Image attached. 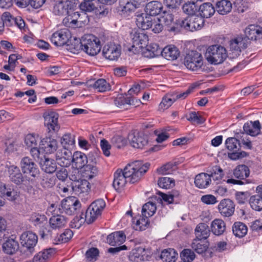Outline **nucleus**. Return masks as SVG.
<instances>
[{
  "label": "nucleus",
  "mask_w": 262,
  "mask_h": 262,
  "mask_svg": "<svg viewBox=\"0 0 262 262\" xmlns=\"http://www.w3.org/2000/svg\"><path fill=\"white\" fill-rule=\"evenodd\" d=\"M149 166V163L143 164L141 161H136L128 164L123 170L117 169L114 174V187L119 190L123 188L127 182L132 184L138 182L147 171Z\"/></svg>",
  "instance_id": "nucleus-1"
},
{
  "label": "nucleus",
  "mask_w": 262,
  "mask_h": 262,
  "mask_svg": "<svg viewBox=\"0 0 262 262\" xmlns=\"http://www.w3.org/2000/svg\"><path fill=\"white\" fill-rule=\"evenodd\" d=\"M205 57L209 63L219 64L227 58V51L224 47L220 45L210 46L207 49Z\"/></svg>",
  "instance_id": "nucleus-2"
},
{
  "label": "nucleus",
  "mask_w": 262,
  "mask_h": 262,
  "mask_svg": "<svg viewBox=\"0 0 262 262\" xmlns=\"http://www.w3.org/2000/svg\"><path fill=\"white\" fill-rule=\"evenodd\" d=\"M79 48L88 54L95 56L100 51V42L99 39L94 35H85L79 43Z\"/></svg>",
  "instance_id": "nucleus-3"
},
{
  "label": "nucleus",
  "mask_w": 262,
  "mask_h": 262,
  "mask_svg": "<svg viewBox=\"0 0 262 262\" xmlns=\"http://www.w3.org/2000/svg\"><path fill=\"white\" fill-rule=\"evenodd\" d=\"M8 172L9 177L12 182L17 185L23 183V185L26 187V189L28 192H31L33 181L30 177L25 175L24 178L19 168L15 165H11L8 167Z\"/></svg>",
  "instance_id": "nucleus-4"
},
{
  "label": "nucleus",
  "mask_w": 262,
  "mask_h": 262,
  "mask_svg": "<svg viewBox=\"0 0 262 262\" xmlns=\"http://www.w3.org/2000/svg\"><path fill=\"white\" fill-rule=\"evenodd\" d=\"M34 155H36L35 161L39 165L41 170L47 173H53L57 170V164L54 159L50 158L40 153V151L34 147Z\"/></svg>",
  "instance_id": "nucleus-5"
},
{
  "label": "nucleus",
  "mask_w": 262,
  "mask_h": 262,
  "mask_svg": "<svg viewBox=\"0 0 262 262\" xmlns=\"http://www.w3.org/2000/svg\"><path fill=\"white\" fill-rule=\"evenodd\" d=\"M177 24L186 30L193 32L203 28L204 19L197 15L188 16L184 19L178 20Z\"/></svg>",
  "instance_id": "nucleus-6"
},
{
  "label": "nucleus",
  "mask_w": 262,
  "mask_h": 262,
  "mask_svg": "<svg viewBox=\"0 0 262 262\" xmlns=\"http://www.w3.org/2000/svg\"><path fill=\"white\" fill-rule=\"evenodd\" d=\"M184 64L188 70L196 71L203 65V56L196 51H189L185 56Z\"/></svg>",
  "instance_id": "nucleus-7"
},
{
  "label": "nucleus",
  "mask_w": 262,
  "mask_h": 262,
  "mask_svg": "<svg viewBox=\"0 0 262 262\" xmlns=\"http://www.w3.org/2000/svg\"><path fill=\"white\" fill-rule=\"evenodd\" d=\"M34 145L36 146L39 142V150L42 149L47 154H51L56 151L58 148L57 141L50 137L41 139L38 135H34Z\"/></svg>",
  "instance_id": "nucleus-8"
},
{
  "label": "nucleus",
  "mask_w": 262,
  "mask_h": 262,
  "mask_svg": "<svg viewBox=\"0 0 262 262\" xmlns=\"http://www.w3.org/2000/svg\"><path fill=\"white\" fill-rule=\"evenodd\" d=\"M249 43L246 36L239 35L230 40V50L232 57H238L242 50L246 49Z\"/></svg>",
  "instance_id": "nucleus-9"
},
{
  "label": "nucleus",
  "mask_w": 262,
  "mask_h": 262,
  "mask_svg": "<svg viewBox=\"0 0 262 262\" xmlns=\"http://www.w3.org/2000/svg\"><path fill=\"white\" fill-rule=\"evenodd\" d=\"M76 0H67L56 2L53 8V13L56 15L64 16L76 8Z\"/></svg>",
  "instance_id": "nucleus-10"
},
{
  "label": "nucleus",
  "mask_w": 262,
  "mask_h": 262,
  "mask_svg": "<svg viewBox=\"0 0 262 262\" xmlns=\"http://www.w3.org/2000/svg\"><path fill=\"white\" fill-rule=\"evenodd\" d=\"M81 204L79 201L74 198H70L62 201L58 208L60 213L72 215L80 210Z\"/></svg>",
  "instance_id": "nucleus-11"
},
{
  "label": "nucleus",
  "mask_w": 262,
  "mask_h": 262,
  "mask_svg": "<svg viewBox=\"0 0 262 262\" xmlns=\"http://www.w3.org/2000/svg\"><path fill=\"white\" fill-rule=\"evenodd\" d=\"M59 115L55 112H50L43 114L45 125L49 133L58 132L60 129L58 123Z\"/></svg>",
  "instance_id": "nucleus-12"
},
{
  "label": "nucleus",
  "mask_w": 262,
  "mask_h": 262,
  "mask_svg": "<svg viewBox=\"0 0 262 262\" xmlns=\"http://www.w3.org/2000/svg\"><path fill=\"white\" fill-rule=\"evenodd\" d=\"M141 3L137 0H119L120 14L127 17L139 8Z\"/></svg>",
  "instance_id": "nucleus-13"
},
{
  "label": "nucleus",
  "mask_w": 262,
  "mask_h": 262,
  "mask_svg": "<svg viewBox=\"0 0 262 262\" xmlns=\"http://www.w3.org/2000/svg\"><path fill=\"white\" fill-rule=\"evenodd\" d=\"M150 257V251L141 247L133 249L129 255V259L132 262L147 261Z\"/></svg>",
  "instance_id": "nucleus-14"
},
{
  "label": "nucleus",
  "mask_w": 262,
  "mask_h": 262,
  "mask_svg": "<svg viewBox=\"0 0 262 262\" xmlns=\"http://www.w3.org/2000/svg\"><path fill=\"white\" fill-rule=\"evenodd\" d=\"M47 224V218L45 215L39 213H35L34 214V226L36 227H38L40 229L39 235L42 239H48L52 237L50 231H48L47 233H45L44 231L45 226Z\"/></svg>",
  "instance_id": "nucleus-15"
},
{
  "label": "nucleus",
  "mask_w": 262,
  "mask_h": 262,
  "mask_svg": "<svg viewBox=\"0 0 262 262\" xmlns=\"http://www.w3.org/2000/svg\"><path fill=\"white\" fill-rule=\"evenodd\" d=\"M102 54L106 59L117 60L121 55V47L114 43H107L103 47Z\"/></svg>",
  "instance_id": "nucleus-16"
},
{
  "label": "nucleus",
  "mask_w": 262,
  "mask_h": 262,
  "mask_svg": "<svg viewBox=\"0 0 262 262\" xmlns=\"http://www.w3.org/2000/svg\"><path fill=\"white\" fill-rule=\"evenodd\" d=\"M244 32L248 40L256 42L262 41V26L250 25L245 28Z\"/></svg>",
  "instance_id": "nucleus-17"
},
{
  "label": "nucleus",
  "mask_w": 262,
  "mask_h": 262,
  "mask_svg": "<svg viewBox=\"0 0 262 262\" xmlns=\"http://www.w3.org/2000/svg\"><path fill=\"white\" fill-rule=\"evenodd\" d=\"M70 35L68 29H61L52 35L51 41L56 46H62L67 43Z\"/></svg>",
  "instance_id": "nucleus-18"
},
{
  "label": "nucleus",
  "mask_w": 262,
  "mask_h": 262,
  "mask_svg": "<svg viewBox=\"0 0 262 262\" xmlns=\"http://www.w3.org/2000/svg\"><path fill=\"white\" fill-rule=\"evenodd\" d=\"M218 209L222 216L229 217L232 216L234 212L235 205L231 200L225 199L219 203Z\"/></svg>",
  "instance_id": "nucleus-19"
},
{
  "label": "nucleus",
  "mask_w": 262,
  "mask_h": 262,
  "mask_svg": "<svg viewBox=\"0 0 262 262\" xmlns=\"http://www.w3.org/2000/svg\"><path fill=\"white\" fill-rule=\"evenodd\" d=\"M136 23L139 28L143 30H147L152 27L153 17L145 13L137 12Z\"/></svg>",
  "instance_id": "nucleus-20"
},
{
  "label": "nucleus",
  "mask_w": 262,
  "mask_h": 262,
  "mask_svg": "<svg viewBox=\"0 0 262 262\" xmlns=\"http://www.w3.org/2000/svg\"><path fill=\"white\" fill-rule=\"evenodd\" d=\"M130 37L132 40L133 45L139 46V48H143L146 46L148 41V36L142 31L133 30L130 34Z\"/></svg>",
  "instance_id": "nucleus-21"
},
{
  "label": "nucleus",
  "mask_w": 262,
  "mask_h": 262,
  "mask_svg": "<svg viewBox=\"0 0 262 262\" xmlns=\"http://www.w3.org/2000/svg\"><path fill=\"white\" fill-rule=\"evenodd\" d=\"M128 139L131 145L135 148H143L148 143L146 137L142 133L129 134Z\"/></svg>",
  "instance_id": "nucleus-22"
},
{
  "label": "nucleus",
  "mask_w": 262,
  "mask_h": 262,
  "mask_svg": "<svg viewBox=\"0 0 262 262\" xmlns=\"http://www.w3.org/2000/svg\"><path fill=\"white\" fill-rule=\"evenodd\" d=\"M70 148H64L57 151L55 158L57 161L61 160L60 164L63 167H68L71 164V159L73 157Z\"/></svg>",
  "instance_id": "nucleus-23"
},
{
  "label": "nucleus",
  "mask_w": 262,
  "mask_h": 262,
  "mask_svg": "<svg viewBox=\"0 0 262 262\" xmlns=\"http://www.w3.org/2000/svg\"><path fill=\"white\" fill-rule=\"evenodd\" d=\"M37 171L38 170L34 169V181L36 183H40L45 188H51L55 184V179L54 177H49L46 174L39 176V172H38V175L36 176Z\"/></svg>",
  "instance_id": "nucleus-24"
},
{
  "label": "nucleus",
  "mask_w": 262,
  "mask_h": 262,
  "mask_svg": "<svg viewBox=\"0 0 262 262\" xmlns=\"http://www.w3.org/2000/svg\"><path fill=\"white\" fill-rule=\"evenodd\" d=\"M126 235L122 231L114 232L109 234L106 238L107 243L112 246H120L125 241Z\"/></svg>",
  "instance_id": "nucleus-25"
},
{
  "label": "nucleus",
  "mask_w": 262,
  "mask_h": 262,
  "mask_svg": "<svg viewBox=\"0 0 262 262\" xmlns=\"http://www.w3.org/2000/svg\"><path fill=\"white\" fill-rule=\"evenodd\" d=\"M159 18L160 21L162 23L163 26L168 31H174L176 30L175 23L174 21L173 15L172 13L164 11Z\"/></svg>",
  "instance_id": "nucleus-26"
},
{
  "label": "nucleus",
  "mask_w": 262,
  "mask_h": 262,
  "mask_svg": "<svg viewBox=\"0 0 262 262\" xmlns=\"http://www.w3.org/2000/svg\"><path fill=\"white\" fill-rule=\"evenodd\" d=\"M261 125L258 120L245 123L243 126L244 131L251 136H256L260 134Z\"/></svg>",
  "instance_id": "nucleus-27"
},
{
  "label": "nucleus",
  "mask_w": 262,
  "mask_h": 262,
  "mask_svg": "<svg viewBox=\"0 0 262 262\" xmlns=\"http://www.w3.org/2000/svg\"><path fill=\"white\" fill-rule=\"evenodd\" d=\"M87 162L88 158L84 154L80 151H76L73 154L71 159V163L73 167L81 169L86 165Z\"/></svg>",
  "instance_id": "nucleus-28"
},
{
  "label": "nucleus",
  "mask_w": 262,
  "mask_h": 262,
  "mask_svg": "<svg viewBox=\"0 0 262 262\" xmlns=\"http://www.w3.org/2000/svg\"><path fill=\"white\" fill-rule=\"evenodd\" d=\"M0 196L10 201H14L19 196V192L14 189L6 187L3 183L0 182Z\"/></svg>",
  "instance_id": "nucleus-29"
},
{
  "label": "nucleus",
  "mask_w": 262,
  "mask_h": 262,
  "mask_svg": "<svg viewBox=\"0 0 262 262\" xmlns=\"http://www.w3.org/2000/svg\"><path fill=\"white\" fill-rule=\"evenodd\" d=\"M161 55L169 60H174L178 58L180 55V51L174 46H167L163 49Z\"/></svg>",
  "instance_id": "nucleus-30"
},
{
  "label": "nucleus",
  "mask_w": 262,
  "mask_h": 262,
  "mask_svg": "<svg viewBox=\"0 0 262 262\" xmlns=\"http://www.w3.org/2000/svg\"><path fill=\"white\" fill-rule=\"evenodd\" d=\"M226 223L222 219H214L211 223V231L215 235L220 236L223 234L226 231Z\"/></svg>",
  "instance_id": "nucleus-31"
},
{
  "label": "nucleus",
  "mask_w": 262,
  "mask_h": 262,
  "mask_svg": "<svg viewBox=\"0 0 262 262\" xmlns=\"http://www.w3.org/2000/svg\"><path fill=\"white\" fill-rule=\"evenodd\" d=\"M49 223L52 229H60L66 226L67 223V219L62 215H53L50 219Z\"/></svg>",
  "instance_id": "nucleus-32"
},
{
  "label": "nucleus",
  "mask_w": 262,
  "mask_h": 262,
  "mask_svg": "<svg viewBox=\"0 0 262 262\" xmlns=\"http://www.w3.org/2000/svg\"><path fill=\"white\" fill-rule=\"evenodd\" d=\"M20 241L23 247L31 253L33 249V232L31 231L24 232L20 237Z\"/></svg>",
  "instance_id": "nucleus-33"
},
{
  "label": "nucleus",
  "mask_w": 262,
  "mask_h": 262,
  "mask_svg": "<svg viewBox=\"0 0 262 262\" xmlns=\"http://www.w3.org/2000/svg\"><path fill=\"white\" fill-rule=\"evenodd\" d=\"M215 8L210 3H204L201 5L199 8L200 17L203 18H209L215 13Z\"/></svg>",
  "instance_id": "nucleus-34"
},
{
  "label": "nucleus",
  "mask_w": 262,
  "mask_h": 262,
  "mask_svg": "<svg viewBox=\"0 0 262 262\" xmlns=\"http://www.w3.org/2000/svg\"><path fill=\"white\" fill-rule=\"evenodd\" d=\"M162 8V5L160 2L158 1H151L146 5L145 13L152 17L153 16L159 14Z\"/></svg>",
  "instance_id": "nucleus-35"
},
{
  "label": "nucleus",
  "mask_w": 262,
  "mask_h": 262,
  "mask_svg": "<svg viewBox=\"0 0 262 262\" xmlns=\"http://www.w3.org/2000/svg\"><path fill=\"white\" fill-rule=\"evenodd\" d=\"M211 179L207 173H201L195 176L194 184L195 186L201 189L207 187L210 184Z\"/></svg>",
  "instance_id": "nucleus-36"
},
{
  "label": "nucleus",
  "mask_w": 262,
  "mask_h": 262,
  "mask_svg": "<svg viewBox=\"0 0 262 262\" xmlns=\"http://www.w3.org/2000/svg\"><path fill=\"white\" fill-rule=\"evenodd\" d=\"M209 247V243L201 238H194L191 243V248L199 254L205 252Z\"/></svg>",
  "instance_id": "nucleus-37"
},
{
  "label": "nucleus",
  "mask_w": 262,
  "mask_h": 262,
  "mask_svg": "<svg viewBox=\"0 0 262 262\" xmlns=\"http://www.w3.org/2000/svg\"><path fill=\"white\" fill-rule=\"evenodd\" d=\"M211 230L205 223L198 224L195 229V234L196 238L206 240L210 235Z\"/></svg>",
  "instance_id": "nucleus-38"
},
{
  "label": "nucleus",
  "mask_w": 262,
  "mask_h": 262,
  "mask_svg": "<svg viewBox=\"0 0 262 262\" xmlns=\"http://www.w3.org/2000/svg\"><path fill=\"white\" fill-rule=\"evenodd\" d=\"M18 242L12 238L8 239L2 246L3 251L9 255L14 254L18 250Z\"/></svg>",
  "instance_id": "nucleus-39"
},
{
  "label": "nucleus",
  "mask_w": 262,
  "mask_h": 262,
  "mask_svg": "<svg viewBox=\"0 0 262 262\" xmlns=\"http://www.w3.org/2000/svg\"><path fill=\"white\" fill-rule=\"evenodd\" d=\"M178 253L173 249H166L162 251L160 258L164 262H175Z\"/></svg>",
  "instance_id": "nucleus-40"
},
{
  "label": "nucleus",
  "mask_w": 262,
  "mask_h": 262,
  "mask_svg": "<svg viewBox=\"0 0 262 262\" xmlns=\"http://www.w3.org/2000/svg\"><path fill=\"white\" fill-rule=\"evenodd\" d=\"M216 11L222 15L227 14L229 13L232 8V5L230 1L221 0L219 1L216 4Z\"/></svg>",
  "instance_id": "nucleus-41"
},
{
  "label": "nucleus",
  "mask_w": 262,
  "mask_h": 262,
  "mask_svg": "<svg viewBox=\"0 0 262 262\" xmlns=\"http://www.w3.org/2000/svg\"><path fill=\"white\" fill-rule=\"evenodd\" d=\"M247 226L242 222H235L232 226L233 233L236 237L239 238L244 237L247 234Z\"/></svg>",
  "instance_id": "nucleus-42"
},
{
  "label": "nucleus",
  "mask_w": 262,
  "mask_h": 262,
  "mask_svg": "<svg viewBox=\"0 0 262 262\" xmlns=\"http://www.w3.org/2000/svg\"><path fill=\"white\" fill-rule=\"evenodd\" d=\"M233 173L235 178L244 180L249 177L250 170L247 166L239 165L234 169Z\"/></svg>",
  "instance_id": "nucleus-43"
},
{
  "label": "nucleus",
  "mask_w": 262,
  "mask_h": 262,
  "mask_svg": "<svg viewBox=\"0 0 262 262\" xmlns=\"http://www.w3.org/2000/svg\"><path fill=\"white\" fill-rule=\"evenodd\" d=\"M21 169L25 175L29 174L28 177L31 178L33 177L32 170L33 169V161L28 157L24 158L21 161Z\"/></svg>",
  "instance_id": "nucleus-44"
},
{
  "label": "nucleus",
  "mask_w": 262,
  "mask_h": 262,
  "mask_svg": "<svg viewBox=\"0 0 262 262\" xmlns=\"http://www.w3.org/2000/svg\"><path fill=\"white\" fill-rule=\"evenodd\" d=\"M90 184L86 180H81L76 182L74 190L77 193H87L90 190Z\"/></svg>",
  "instance_id": "nucleus-45"
},
{
  "label": "nucleus",
  "mask_w": 262,
  "mask_h": 262,
  "mask_svg": "<svg viewBox=\"0 0 262 262\" xmlns=\"http://www.w3.org/2000/svg\"><path fill=\"white\" fill-rule=\"evenodd\" d=\"M208 172L210 179L212 178L214 181H220L224 176L223 169L217 165L213 166Z\"/></svg>",
  "instance_id": "nucleus-46"
},
{
  "label": "nucleus",
  "mask_w": 262,
  "mask_h": 262,
  "mask_svg": "<svg viewBox=\"0 0 262 262\" xmlns=\"http://www.w3.org/2000/svg\"><path fill=\"white\" fill-rule=\"evenodd\" d=\"M82 176L85 179H91L98 173L97 168L93 165H87L83 167Z\"/></svg>",
  "instance_id": "nucleus-47"
},
{
  "label": "nucleus",
  "mask_w": 262,
  "mask_h": 262,
  "mask_svg": "<svg viewBox=\"0 0 262 262\" xmlns=\"http://www.w3.org/2000/svg\"><path fill=\"white\" fill-rule=\"evenodd\" d=\"M115 104L120 108H123L125 104L135 105L134 99L132 97H125L120 96L117 97L114 100Z\"/></svg>",
  "instance_id": "nucleus-48"
},
{
  "label": "nucleus",
  "mask_w": 262,
  "mask_h": 262,
  "mask_svg": "<svg viewBox=\"0 0 262 262\" xmlns=\"http://www.w3.org/2000/svg\"><path fill=\"white\" fill-rule=\"evenodd\" d=\"M157 210L156 204L152 202H147L142 207V214L144 217H150L152 216Z\"/></svg>",
  "instance_id": "nucleus-49"
},
{
  "label": "nucleus",
  "mask_w": 262,
  "mask_h": 262,
  "mask_svg": "<svg viewBox=\"0 0 262 262\" xmlns=\"http://www.w3.org/2000/svg\"><path fill=\"white\" fill-rule=\"evenodd\" d=\"M249 204L251 207L256 211L262 210V198L256 194L251 196L249 199Z\"/></svg>",
  "instance_id": "nucleus-50"
},
{
  "label": "nucleus",
  "mask_w": 262,
  "mask_h": 262,
  "mask_svg": "<svg viewBox=\"0 0 262 262\" xmlns=\"http://www.w3.org/2000/svg\"><path fill=\"white\" fill-rule=\"evenodd\" d=\"M93 87L99 92H104L111 89L110 84L104 79H99L95 81Z\"/></svg>",
  "instance_id": "nucleus-51"
},
{
  "label": "nucleus",
  "mask_w": 262,
  "mask_h": 262,
  "mask_svg": "<svg viewBox=\"0 0 262 262\" xmlns=\"http://www.w3.org/2000/svg\"><path fill=\"white\" fill-rule=\"evenodd\" d=\"M60 142L63 147L71 148L75 145V137L70 133L65 134L61 138Z\"/></svg>",
  "instance_id": "nucleus-52"
},
{
  "label": "nucleus",
  "mask_w": 262,
  "mask_h": 262,
  "mask_svg": "<svg viewBox=\"0 0 262 262\" xmlns=\"http://www.w3.org/2000/svg\"><path fill=\"white\" fill-rule=\"evenodd\" d=\"M225 145L229 150L233 151H236L240 147L239 141L233 137L227 138L225 141Z\"/></svg>",
  "instance_id": "nucleus-53"
},
{
  "label": "nucleus",
  "mask_w": 262,
  "mask_h": 262,
  "mask_svg": "<svg viewBox=\"0 0 262 262\" xmlns=\"http://www.w3.org/2000/svg\"><path fill=\"white\" fill-rule=\"evenodd\" d=\"M148 217L143 216L141 219L136 221L133 225V228L136 230L143 231L145 230L149 225V221Z\"/></svg>",
  "instance_id": "nucleus-54"
},
{
  "label": "nucleus",
  "mask_w": 262,
  "mask_h": 262,
  "mask_svg": "<svg viewBox=\"0 0 262 262\" xmlns=\"http://www.w3.org/2000/svg\"><path fill=\"white\" fill-rule=\"evenodd\" d=\"M182 10L184 13L189 16L195 15V12L197 11L198 7L194 2H188L183 5Z\"/></svg>",
  "instance_id": "nucleus-55"
},
{
  "label": "nucleus",
  "mask_w": 262,
  "mask_h": 262,
  "mask_svg": "<svg viewBox=\"0 0 262 262\" xmlns=\"http://www.w3.org/2000/svg\"><path fill=\"white\" fill-rule=\"evenodd\" d=\"M159 186L162 188L169 189L174 186V180L168 177H162L158 181Z\"/></svg>",
  "instance_id": "nucleus-56"
},
{
  "label": "nucleus",
  "mask_w": 262,
  "mask_h": 262,
  "mask_svg": "<svg viewBox=\"0 0 262 262\" xmlns=\"http://www.w3.org/2000/svg\"><path fill=\"white\" fill-rule=\"evenodd\" d=\"M175 101L176 99L173 94L167 95L163 98L159 105V108L163 110L167 109L169 108Z\"/></svg>",
  "instance_id": "nucleus-57"
},
{
  "label": "nucleus",
  "mask_w": 262,
  "mask_h": 262,
  "mask_svg": "<svg viewBox=\"0 0 262 262\" xmlns=\"http://www.w3.org/2000/svg\"><path fill=\"white\" fill-rule=\"evenodd\" d=\"M100 215V213L95 212V210L92 209L90 207L87 209L85 213H84V216L86 219V222L88 224H91L94 222Z\"/></svg>",
  "instance_id": "nucleus-58"
},
{
  "label": "nucleus",
  "mask_w": 262,
  "mask_h": 262,
  "mask_svg": "<svg viewBox=\"0 0 262 262\" xmlns=\"http://www.w3.org/2000/svg\"><path fill=\"white\" fill-rule=\"evenodd\" d=\"M86 219L82 212L79 216H76L71 222L70 226L72 228L79 229L86 222Z\"/></svg>",
  "instance_id": "nucleus-59"
},
{
  "label": "nucleus",
  "mask_w": 262,
  "mask_h": 262,
  "mask_svg": "<svg viewBox=\"0 0 262 262\" xmlns=\"http://www.w3.org/2000/svg\"><path fill=\"white\" fill-rule=\"evenodd\" d=\"M182 262H191L195 258L193 251L189 249H184L180 254Z\"/></svg>",
  "instance_id": "nucleus-60"
},
{
  "label": "nucleus",
  "mask_w": 262,
  "mask_h": 262,
  "mask_svg": "<svg viewBox=\"0 0 262 262\" xmlns=\"http://www.w3.org/2000/svg\"><path fill=\"white\" fill-rule=\"evenodd\" d=\"M176 166L175 163L169 162L158 168L157 172L160 174H168L172 173Z\"/></svg>",
  "instance_id": "nucleus-61"
},
{
  "label": "nucleus",
  "mask_w": 262,
  "mask_h": 262,
  "mask_svg": "<svg viewBox=\"0 0 262 262\" xmlns=\"http://www.w3.org/2000/svg\"><path fill=\"white\" fill-rule=\"evenodd\" d=\"M73 233L70 229H67L64 231L60 234L59 236H57L55 239L56 242L66 243L69 241L73 236ZM58 244L57 243H56Z\"/></svg>",
  "instance_id": "nucleus-62"
},
{
  "label": "nucleus",
  "mask_w": 262,
  "mask_h": 262,
  "mask_svg": "<svg viewBox=\"0 0 262 262\" xmlns=\"http://www.w3.org/2000/svg\"><path fill=\"white\" fill-rule=\"evenodd\" d=\"M51 249L44 250L34 256V262H46L51 256Z\"/></svg>",
  "instance_id": "nucleus-63"
},
{
  "label": "nucleus",
  "mask_w": 262,
  "mask_h": 262,
  "mask_svg": "<svg viewBox=\"0 0 262 262\" xmlns=\"http://www.w3.org/2000/svg\"><path fill=\"white\" fill-rule=\"evenodd\" d=\"M95 212L101 214L102 211L105 207V202L103 199H98L93 202L89 206Z\"/></svg>",
  "instance_id": "nucleus-64"
}]
</instances>
